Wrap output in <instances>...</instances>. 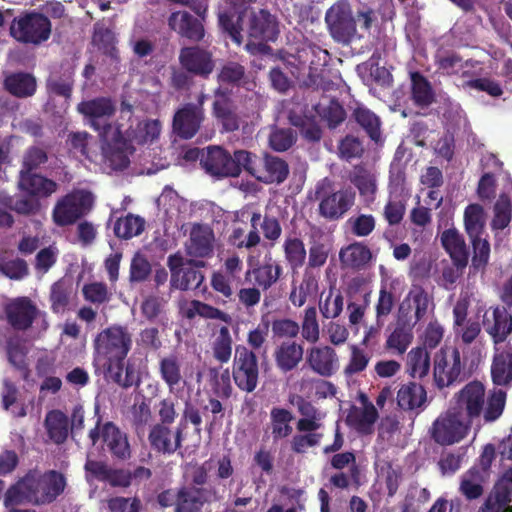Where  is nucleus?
I'll list each match as a JSON object with an SVG mask.
<instances>
[{
	"instance_id": "nucleus-1",
	"label": "nucleus",
	"mask_w": 512,
	"mask_h": 512,
	"mask_svg": "<svg viewBox=\"0 0 512 512\" xmlns=\"http://www.w3.org/2000/svg\"><path fill=\"white\" fill-rule=\"evenodd\" d=\"M132 333L125 325L113 324L96 334L93 339V366L105 377L122 388L138 386L139 373L125 360L132 348Z\"/></svg>"
},
{
	"instance_id": "nucleus-2",
	"label": "nucleus",
	"mask_w": 512,
	"mask_h": 512,
	"mask_svg": "<svg viewBox=\"0 0 512 512\" xmlns=\"http://www.w3.org/2000/svg\"><path fill=\"white\" fill-rule=\"evenodd\" d=\"M66 486V477L57 470L43 473L36 469L29 470L6 490L4 506H17L23 503L35 506L51 504L64 492Z\"/></svg>"
},
{
	"instance_id": "nucleus-3",
	"label": "nucleus",
	"mask_w": 512,
	"mask_h": 512,
	"mask_svg": "<svg viewBox=\"0 0 512 512\" xmlns=\"http://www.w3.org/2000/svg\"><path fill=\"white\" fill-rule=\"evenodd\" d=\"M457 413H462L464 417L472 422L483 413L486 422H492L498 419L504 410L506 393L499 390L491 394L485 404V387L479 381H472L466 384L456 395Z\"/></svg>"
},
{
	"instance_id": "nucleus-4",
	"label": "nucleus",
	"mask_w": 512,
	"mask_h": 512,
	"mask_svg": "<svg viewBox=\"0 0 512 512\" xmlns=\"http://www.w3.org/2000/svg\"><path fill=\"white\" fill-rule=\"evenodd\" d=\"M315 197L319 200L320 216L329 221H337L354 206L356 192L350 186L334 191L332 183L325 178L316 185Z\"/></svg>"
},
{
	"instance_id": "nucleus-5",
	"label": "nucleus",
	"mask_w": 512,
	"mask_h": 512,
	"mask_svg": "<svg viewBox=\"0 0 512 512\" xmlns=\"http://www.w3.org/2000/svg\"><path fill=\"white\" fill-rule=\"evenodd\" d=\"M93 204L94 197L91 192L73 190L57 201L52 212L53 221L60 227L72 225L88 214Z\"/></svg>"
},
{
	"instance_id": "nucleus-6",
	"label": "nucleus",
	"mask_w": 512,
	"mask_h": 512,
	"mask_svg": "<svg viewBox=\"0 0 512 512\" xmlns=\"http://www.w3.org/2000/svg\"><path fill=\"white\" fill-rule=\"evenodd\" d=\"M232 378L239 390L246 393L255 391L259 384L260 367L258 357L252 349L244 345L235 347Z\"/></svg>"
},
{
	"instance_id": "nucleus-7",
	"label": "nucleus",
	"mask_w": 512,
	"mask_h": 512,
	"mask_svg": "<svg viewBox=\"0 0 512 512\" xmlns=\"http://www.w3.org/2000/svg\"><path fill=\"white\" fill-rule=\"evenodd\" d=\"M10 34L25 44H40L49 39L51 22L42 13L30 12L13 20Z\"/></svg>"
},
{
	"instance_id": "nucleus-8",
	"label": "nucleus",
	"mask_w": 512,
	"mask_h": 512,
	"mask_svg": "<svg viewBox=\"0 0 512 512\" xmlns=\"http://www.w3.org/2000/svg\"><path fill=\"white\" fill-rule=\"evenodd\" d=\"M77 111L100 137H107V133L116 128L110 123V119L116 113V105L111 97L100 96L83 100L77 105Z\"/></svg>"
},
{
	"instance_id": "nucleus-9",
	"label": "nucleus",
	"mask_w": 512,
	"mask_h": 512,
	"mask_svg": "<svg viewBox=\"0 0 512 512\" xmlns=\"http://www.w3.org/2000/svg\"><path fill=\"white\" fill-rule=\"evenodd\" d=\"M88 437L93 446L102 439L114 458L127 460L131 456L127 435L112 421H107L102 424L101 415H98L95 426L90 429Z\"/></svg>"
},
{
	"instance_id": "nucleus-10",
	"label": "nucleus",
	"mask_w": 512,
	"mask_h": 512,
	"mask_svg": "<svg viewBox=\"0 0 512 512\" xmlns=\"http://www.w3.org/2000/svg\"><path fill=\"white\" fill-rule=\"evenodd\" d=\"M325 22L334 41L349 44L356 34V20L347 1L334 3L325 14Z\"/></svg>"
},
{
	"instance_id": "nucleus-11",
	"label": "nucleus",
	"mask_w": 512,
	"mask_h": 512,
	"mask_svg": "<svg viewBox=\"0 0 512 512\" xmlns=\"http://www.w3.org/2000/svg\"><path fill=\"white\" fill-rule=\"evenodd\" d=\"M472 422L456 409H449L433 423L432 438L440 445H452L460 442L468 434Z\"/></svg>"
},
{
	"instance_id": "nucleus-12",
	"label": "nucleus",
	"mask_w": 512,
	"mask_h": 512,
	"mask_svg": "<svg viewBox=\"0 0 512 512\" xmlns=\"http://www.w3.org/2000/svg\"><path fill=\"white\" fill-rule=\"evenodd\" d=\"M204 118L202 97L198 103H186L175 112L172 122L173 131L181 139H191L199 131Z\"/></svg>"
},
{
	"instance_id": "nucleus-13",
	"label": "nucleus",
	"mask_w": 512,
	"mask_h": 512,
	"mask_svg": "<svg viewBox=\"0 0 512 512\" xmlns=\"http://www.w3.org/2000/svg\"><path fill=\"white\" fill-rule=\"evenodd\" d=\"M103 141V155L105 160L114 170H124L130 164L129 156L134 152L131 142L126 139L120 128H115L107 133V137H101Z\"/></svg>"
},
{
	"instance_id": "nucleus-14",
	"label": "nucleus",
	"mask_w": 512,
	"mask_h": 512,
	"mask_svg": "<svg viewBox=\"0 0 512 512\" xmlns=\"http://www.w3.org/2000/svg\"><path fill=\"white\" fill-rule=\"evenodd\" d=\"M461 373L458 349H440L434 358V381L439 388L453 384Z\"/></svg>"
},
{
	"instance_id": "nucleus-15",
	"label": "nucleus",
	"mask_w": 512,
	"mask_h": 512,
	"mask_svg": "<svg viewBox=\"0 0 512 512\" xmlns=\"http://www.w3.org/2000/svg\"><path fill=\"white\" fill-rule=\"evenodd\" d=\"M203 168L217 178L239 177L238 166L234 163V153L231 154L220 146H210L202 156Z\"/></svg>"
},
{
	"instance_id": "nucleus-16",
	"label": "nucleus",
	"mask_w": 512,
	"mask_h": 512,
	"mask_svg": "<svg viewBox=\"0 0 512 512\" xmlns=\"http://www.w3.org/2000/svg\"><path fill=\"white\" fill-rule=\"evenodd\" d=\"M179 63L187 72L204 79L210 76L215 67L212 53L199 46L182 48Z\"/></svg>"
},
{
	"instance_id": "nucleus-17",
	"label": "nucleus",
	"mask_w": 512,
	"mask_h": 512,
	"mask_svg": "<svg viewBox=\"0 0 512 512\" xmlns=\"http://www.w3.org/2000/svg\"><path fill=\"white\" fill-rule=\"evenodd\" d=\"M214 96L212 115L221 126L222 132L237 131L240 128L241 118L228 91L218 88Z\"/></svg>"
},
{
	"instance_id": "nucleus-18",
	"label": "nucleus",
	"mask_w": 512,
	"mask_h": 512,
	"mask_svg": "<svg viewBox=\"0 0 512 512\" xmlns=\"http://www.w3.org/2000/svg\"><path fill=\"white\" fill-rule=\"evenodd\" d=\"M87 479L91 478L108 483L111 487L127 488L130 486V470L114 468L104 461L87 459L84 465Z\"/></svg>"
},
{
	"instance_id": "nucleus-19",
	"label": "nucleus",
	"mask_w": 512,
	"mask_h": 512,
	"mask_svg": "<svg viewBox=\"0 0 512 512\" xmlns=\"http://www.w3.org/2000/svg\"><path fill=\"white\" fill-rule=\"evenodd\" d=\"M4 312L7 322L13 329L25 331L32 326L38 309L29 297L21 296L5 304Z\"/></svg>"
},
{
	"instance_id": "nucleus-20",
	"label": "nucleus",
	"mask_w": 512,
	"mask_h": 512,
	"mask_svg": "<svg viewBox=\"0 0 512 512\" xmlns=\"http://www.w3.org/2000/svg\"><path fill=\"white\" fill-rule=\"evenodd\" d=\"M150 447L156 453L173 455L182 447L183 430H173L170 425L154 424L148 434Z\"/></svg>"
},
{
	"instance_id": "nucleus-21",
	"label": "nucleus",
	"mask_w": 512,
	"mask_h": 512,
	"mask_svg": "<svg viewBox=\"0 0 512 512\" xmlns=\"http://www.w3.org/2000/svg\"><path fill=\"white\" fill-rule=\"evenodd\" d=\"M169 266L171 269V286L183 291L198 289L203 280L204 275L199 270L204 267L203 260L190 259L187 263L179 268L173 264V257H169Z\"/></svg>"
},
{
	"instance_id": "nucleus-22",
	"label": "nucleus",
	"mask_w": 512,
	"mask_h": 512,
	"mask_svg": "<svg viewBox=\"0 0 512 512\" xmlns=\"http://www.w3.org/2000/svg\"><path fill=\"white\" fill-rule=\"evenodd\" d=\"M214 242L213 229L209 225L195 223L191 227L186 243V253L196 260L210 258L214 254Z\"/></svg>"
},
{
	"instance_id": "nucleus-23",
	"label": "nucleus",
	"mask_w": 512,
	"mask_h": 512,
	"mask_svg": "<svg viewBox=\"0 0 512 512\" xmlns=\"http://www.w3.org/2000/svg\"><path fill=\"white\" fill-rule=\"evenodd\" d=\"M512 467L495 483L481 512H512Z\"/></svg>"
},
{
	"instance_id": "nucleus-24",
	"label": "nucleus",
	"mask_w": 512,
	"mask_h": 512,
	"mask_svg": "<svg viewBox=\"0 0 512 512\" xmlns=\"http://www.w3.org/2000/svg\"><path fill=\"white\" fill-rule=\"evenodd\" d=\"M279 34L277 18L265 9L252 11L248 22V36L259 42H273Z\"/></svg>"
},
{
	"instance_id": "nucleus-25",
	"label": "nucleus",
	"mask_w": 512,
	"mask_h": 512,
	"mask_svg": "<svg viewBox=\"0 0 512 512\" xmlns=\"http://www.w3.org/2000/svg\"><path fill=\"white\" fill-rule=\"evenodd\" d=\"M168 26L180 37L199 43L204 40L206 31L204 21L187 11L172 12L168 17Z\"/></svg>"
},
{
	"instance_id": "nucleus-26",
	"label": "nucleus",
	"mask_w": 512,
	"mask_h": 512,
	"mask_svg": "<svg viewBox=\"0 0 512 512\" xmlns=\"http://www.w3.org/2000/svg\"><path fill=\"white\" fill-rule=\"evenodd\" d=\"M338 362L337 353L330 346H313L307 350L306 363L314 373L322 377L334 375Z\"/></svg>"
},
{
	"instance_id": "nucleus-27",
	"label": "nucleus",
	"mask_w": 512,
	"mask_h": 512,
	"mask_svg": "<svg viewBox=\"0 0 512 512\" xmlns=\"http://www.w3.org/2000/svg\"><path fill=\"white\" fill-rule=\"evenodd\" d=\"M288 163L281 157L264 153L259 167L257 180L264 184L280 185L289 176Z\"/></svg>"
},
{
	"instance_id": "nucleus-28",
	"label": "nucleus",
	"mask_w": 512,
	"mask_h": 512,
	"mask_svg": "<svg viewBox=\"0 0 512 512\" xmlns=\"http://www.w3.org/2000/svg\"><path fill=\"white\" fill-rule=\"evenodd\" d=\"M303 356V345L294 340L281 342L273 352L276 367L282 373L295 370L302 362Z\"/></svg>"
},
{
	"instance_id": "nucleus-29",
	"label": "nucleus",
	"mask_w": 512,
	"mask_h": 512,
	"mask_svg": "<svg viewBox=\"0 0 512 512\" xmlns=\"http://www.w3.org/2000/svg\"><path fill=\"white\" fill-rule=\"evenodd\" d=\"M362 408H354L347 416L348 424L361 434H371L379 414L372 402L364 394L361 395Z\"/></svg>"
},
{
	"instance_id": "nucleus-30",
	"label": "nucleus",
	"mask_w": 512,
	"mask_h": 512,
	"mask_svg": "<svg viewBox=\"0 0 512 512\" xmlns=\"http://www.w3.org/2000/svg\"><path fill=\"white\" fill-rule=\"evenodd\" d=\"M349 180L367 206L374 203L378 186L376 176L371 171L362 166H356L350 173Z\"/></svg>"
},
{
	"instance_id": "nucleus-31",
	"label": "nucleus",
	"mask_w": 512,
	"mask_h": 512,
	"mask_svg": "<svg viewBox=\"0 0 512 512\" xmlns=\"http://www.w3.org/2000/svg\"><path fill=\"white\" fill-rule=\"evenodd\" d=\"M3 86L12 96L23 99L36 93L37 81L30 73L14 72L5 77Z\"/></svg>"
},
{
	"instance_id": "nucleus-32",
	"label": "nucleus",
	"mask_w": 512,
	"mask_h": 512,
	"mask_svg": "<svg viewBox=\"0 0 512 512\" xmlns=\"http://www.w3.org/2000/svg\"><path fill=\"white\" fill-rule=\"evenodd\" d=\"M205 502L204 489L195 486H182L176 492L174 512H201Z\"/></svg>"
},
{
	"instance_id": "nucleus-33",
	"label": "nucleus",
	"mask_w": 512,
	"mask_h": 512,
	"mask_svg": "<svg viewBox=\"0 0 512 512\" xmlns=\"http://www.w3.org/2000/svg\"><path fill=\"white\" fill-rule=\"evenodd\" d=\"M19 186L31 196L48 197L57 190V183L39 174L20 172Z\"/></svg>"
},
{
	"instance_id": "nucleus-34",
	"label": "nucleus",
	"mask_w": 512,
	"mask_h": 512,
	"mask_svg": "<svg viewBox=\"0 0 512 512\" xmlns=\"http://www.w3.org/2000/svg\"><path fill=\"white\" fill-rule=\"evenodd\" d=\"M283 274V267L280 263L275 260L269 259L262 265L252 270H247L245 278L248 279L250 275H253L254 282L263 291L270 289Z\"/></svg>"
},
{
	"instance_id": "nucleus-35",
	"label": "nucleus",
	"mask_w": 512,
	"mask_h": 512,
	"mask_svg": "<svg viewBox=\"0 0 512 512\" xmlns=\"http://www.w3.org/2000/svg\"><path fill=\"white\" fill-rule=\"evenodd\" d=\"M489 479L476 468H469L460 477L459 492L468 501L479 499L484 494Z\"/></svg>"
},
{
	"instance_id": "nucleus-36",
	"label": "nucleus",
	"mask_w": 512,
	"mask_h": 512,
	"mask_svg": "<svg viewBox=\"0 0 512 512\" xmlns=\"http://www.w3.org/2000/svg\"><path fill=\"white\" fill-rule=\"evenodd\" d=\"M426 400V390L421 384L415 382L403 384L397 392V405L404 411L422 408Z\"/></svg>"
},
{
	"instance_id": "nucleus-37",
	"label": "nucleus",
	"mask_w": 512,
	"mask_h": 512,
	"mask_svg": "<svg viewBox=\"0 0 512 512\" xmlns=\"http://www.w3.org/2000/svg\"><path fill=\"white\" fill-rule=\"evenodd\" d=\"M259 220H261V213L253 212L250 218L251 230L244 237L242 228H234L228 238L229 244L237 249L252 250L256 248L262 241L258 231Z\"/></svg>"
},
{
	"instance_id": "nucleus-38",
	"label": "nucleus",
	"mask_w": 512,
	"mask_h": 512,
	"mask_svg": "<svg viewBox=\"0 0 512 512\" xmlns=\"http://www.w3.org/2000/svg\"><path fill=\"white\" fill-rule=\"evenodd\" d=\"M440 241L452 261H457L460 265H463L464 261H468L469 252L464 237L456 228L444 230Z\"/></svg>"
},
{
	"instance_id": "nucleus-39",
	"label": "nucleus",
	"mask_w": 512,
	"mask_h": 512,
	"mask_svg": "<svg viewBox=\"0 0 512 512\" xmlns=\"http://www.w3.org/2000/svg\"><path fill=\"white\" fill-rule=\"evenodd\" d=\"M294 414L291 410L283 407H272L270 410V429L274 442L289 437L293 432L291 425Z\"/></svg>"
},
{
	"instance_id": "nucleus-40",
	"label": "nucleus",
	"mask_w": 512,
	"mask_h": 512,
	"mask_svg": "<svg viewBox=\"0 0 512 512\" xmlns=\"http://www.w3.org/2000/svg\"><path fill=\"white\" fill-rule=\"evenodd\" d=\"M284 259L289 267L296 271L305 264L307 250L304 241L295 234H288L282 244Z\"/></svg>"
},
{
	"instance_id": "nucleus-41",
	"label": "nucleus",
	"mask_w": 512,
	"mask_h": 512,
	"mask_svg": "<svg viewBox=\"0 0 512 512\" xmlns=\"http://www.w3.org/2000/svg\"><path fill=\"white\" fill-rule=\"evenodd\" d=\"M158 372L170 392H173L184 382L181 372V362L179 357L175 354H170L159 360Z\"/></svg>"
},
{
	"instance_id": "nucleus-42",
	"label": "nucleus",
	"mask_w": 512,
	"mask_h": 512,
	"mask_svg": "<svg viewBox=\"0 0 512 512\" xmlns=\"http://www.w3.org/2000/svg\"><path fill=\"white\" fill-rule=\"evenodd\" d=\"M45 428L52 442L63 444L69 435V419L62 411L51 410L46 414Z\"/></svg>"
},
{
	"instance_id": "nucleus-43",
	"label": "nucleus",
	"mask_w": 512,
	"mask_h": 512,
	"mask_svg": "<svg viewBox=\"0 0 512 512\" xmlns=\"http://www.w3.org/2000/svg\"><path fill=\"white\" fill-rule=\"evenodd\" d=\"M493 383L498 386L512 384V352L511 349L495 353L491 365Z\"/></svg>"
},
{
	"instance_id": "nucleus-44",
	"label": "nucleus",
	"mask_w": 512,
	"mask_h": 512,
	"mask_svg": "<svg viewBox=\"0 0 512 512\" xmlns=\"http://www.w3.org/2000/svg\"><path fill=\"white\" fill-rule=\"evenodd\" d=\"M493 324L486 327L487 333L495 344L504 342L512 332V315L505 307H496L493 310Z\"/></svg>"
},
{
	"instance_id": "nucleus-45",
	"label": "nucleus",
	"mask_w": 512,
	"mask_h": 512,
	"mask_svg": "<svg viewBox=\"0 0 512 512\" xmlns=\"http://www.w3.org/2000/svg\"><path fill=\"white\" fill-rule=\"evenodd\" d=\"M411 98L421 108H427L435 100L430 82L418 71L411 73Z\"/></svg>"
},
{
	"instance_id": "nucleus-46",
	"label": "nucleus",
	"mask_w": 512,
	"mask_h": 512,
	"mask_svg": "<svg viewBox=\"0 0 512 512\" xmlns=\"http://www.w3.org/2000/svg\"><path fill=\"white\" fill-rule=\"evenodd\" d=\"M341 262L352 269L364 267L372 258L370 249L362 243H353L339 253Z\"/></svg>"
},
{
	"instance_id": "nucleus-47",
	"label": "nucleus",
	"mask_w": 512,
	"mask_h": 512,
	"mask_svg": "<svg viewBox=\"0 0 512 512\" xmlns=\"http://www.w3.org/2000/svg\"><path fill=\"white\" fill-rule=\"evenodd\" d=\"M197 315L206 319L221 320L225 323H230L232 320L228 313L199 300H192L184 309V316L187 319H193Z\"/></svg>"
},
{
	"instance_id": "nucleus-48",
	"label": "nucleus",
	"mask_w": 512,
	"mask_h": 512,
	"mask_svg": "<svg viewBox=\"0 0 512 512\" xmlns=\"http://www.w3.org/2000/svg\"><path fill=\"white\" fill-rule=\"evenodd\" d=\"M357 124L366 132L371 140L378 142L381 137L380 118L366 107H357L353 112Z\"/></svg>"
},
{
	"instance_id": "nucleus-49",
	"label": "nucleus",
	"mask_w": 512,
	"mask_h": 512,
	"mask_svg": "<svg viewBox=\"0 0 512 512\" xmlns=\"http://www.w3.org/2000/svg\"><path fill=\"white\" fill-rule=\"evenodd\" d=\"M464 225L469 238L481 237L484 233V209L479 204H470L464 211Z\"/></svg>"
},
{
	"instance_id": "nucleus-50",
	"label": "nucleus",
	"mask_w": 512,
	"mask_h": 512,
	"mask_svg": "<svg viewBox=\"0 0 512 512\" xmlns=\"http://www.w3.org/2000/svg\"><path fill=\"white\" fill-rule=\"evenodd\" d=\"M49 92L66 99L70 98L74 86V70L65 69L61 75L52 74L46 83Z\"/></svg>"
},
{
	"instance_id": "nucleus-51",
	"label": "nucleus",
	"mask_w": 512,
	"mask_h": 512,
	"mask_svg": "<svg viewBox=\"0 0 512 512\" xmlns=\"http://www.w3.org/2000/svg\"><path fill=\"white\" fill-rule=\"evenodd\" d=\"M145 227V221L140 216L128 214L117 219L114 225V233L118 238L131 239L140 235Z\"/></svg>"
},
{
	"instance_id": "nucleus-52",
	"label": "nucleus",
	"mask_w": 512,
	"mask_h": 512,
	"mask_svg": "<svg viewBox=\"0 0 512 512\" xmlns=\"http://www.w3.org/2000/svg\"><path fill=\"white\" fill-rule=\"evenodd\" d=\"M407 365L413 378L426 376L430 369V355L426 347L413 348L408 353Z\"/></svg>"
},
{
	"instance_id": "nucleus-53",
	"label": "nucleus",
	"mask_w": 512,
	"mask_h": 512,
	"mask_svg": "<svg viewBox=\"0 0 512 512\" xmlns=\"http://www.w3.org/2000/svg\"><path fill=\"white\" fill-rule=\"evenodd\" d=\"M233 340L227 326L220 327L212 343L213 357L219 363H228L232 356Z\"/></svg>"
},
{
	"instance_id": "nucleus-54",
	"label": "nucleus",
	"mask_w": 512,
	"mask_h": 512,
	"mask_svg": "<svg viewBox=\"0 0 512 512\" xmlns=\"http://www.w3.org/2000/svg\"><path fill=\"white\" fill-rule=\"evenodd\" d=\"M243 13H231L222 12L219 14V26L220 28L231 38V40L237 45H241L243 41L242 36V20Z\"/></svg>"
},
{
	"instance_id": "nucleus-55",
	"label": "nucleus",
	"mask_w": 512,
	"mask_h": 512,
	"mask_svg": "<svg viewBox=\"0 0 512 512\" xmlns=\"http://www.w3.org/2000/svg\"><path fill=\"white\" fill-rule=\"evenodd\" d=\"M511 215V199L508 194L501 193L494 205V217L491 221V228L493 230L505 229L511 221Z\"/></svg>"
},
{
	"instance_id": "nucleus-56",
	"label": "nucleus",
	"mask_w": 512,
	"mask_h": 512,
	"mask_svg": "<svg viewBox=\"0 0 512 512\" xmlns=\"http://www.w3.org/2000/svg\"><path fill=\"white\" fill-rule=\"evenodd\" d=\"M315 109L330 129L336 128L346 119L345 109L336 99H331L327 105L318 104Z\"/></svg>"
},
{
	"instance_id": "nucleus-57",
	"label": "nucleus",
	"mask_w": 512,
	"mask_h": 512,
	"mask_svg": "<svg viewBox=\"0 0 512 512\" xmlns=\"http://www.w3.org/2000/svg\"><path fill=\"white\" fill-rule=\"evenodd\" d=\"M412 328L407 326L406 322L403 326L398 325L386 341L387 349L393 350L399 355L404 354L413 339Z\"/></svg>"
},
{
	"instance_id": "nucleus-58",
	"label": "nucleus",
	"mask_w": 512,
	"mask_h": 512,
	"mask_svg": "<svg viewBox=\"0 0 512 512\" xmlns=\"http://www.w3.org/2000/svg\"><path fill=\"white\" fill-rule=\"evenodd\" d=\"M293 126L298 128L303 139L308 142H318L321 140L323 132L314 117L297 116L291 119Z\"/></svg>"
},
{
	"instance_id": "nucleus-59",
	"label": "nucleus",
	"mask_w": 512,
	"mask_h": 512,
	"mask_svg": "<svg viewBox=\"0 0 512 512\" xmlns=\"http://www.w3.org/2000/svg\"><path fill=\"white\" fill-rule=\"evenodd\" d=\"M261 158L248 150L239 149L234 151V163L238 166L239 175L245 171L257 180Z\"/></svg>"
},
{
	"instance_id": "nucleus-60",
	"label": "nucleus",
	"mask_w": 512,
	"mask_h": 512,
	"mask_svg": "<svg viewBox=\"0 0 512 512\" xmlns=\"http://www.w3.org/2000/svg\"><path fill=\"white\" fill-rule=\"evenodd\" d=\"M301 335L308 343L315 344L320 338V327L317 310L314 306L307 307L301 323Z\"/></svg>"
},
{
	"instance_id": "nucleus-61",
	"label": "nucleus",
	"mask_w": 512,
	"mask_h": 512,
	"mask_svg": "<svg viewBox=\"0 0 512 512\" xmlns=\"http://www.w3.org/2000/svg\"><path fill=\"white\" fill-rule=\"evenodd\" d=\"M165 304L166 302L161 297L150 295L141 303V314L149 323L161 322Z\"/></svg>"
},
{
	"instance_id": "nucleus-62",
	"label": "nucleus",
	"mask_w": 512,
	"mask_h": 512,
	"mask_svg": "<svg viewBox=\"0 0 512 512\" xmlns=\"http://www.w3.org/2000/svg\"><path fill=\"white\" fill-rule=\"evenodd\" d=\"M473 247V256L471 267L475 271L483 270L490 258V243L487 239L481 237L471 238Z\"/></svg>"
},
{
	"instance_id": "nucleus-63",
	"label": "nucleus",
	"mask_w": 512,
	"mask_h": 512,
	"mask_svg": "<svg viewBox=\"0 0 512 512\" xmlns=\"http://www.w3.org/2000/svg\"><path fill=\"white\" fill-rule=\"evenodd\" d=\"M71 287L63 280L55 282L51 287V308L58 313L64 311L69 304Z\"/></svg>"
},
{
	"instance_id": "nucleus-64",
	"label": "nucleus",
	"mask_w": 512,
	"mask_h": 512,
	"mask_svg": "<svg viewBox=\"0 0 512 512\" xmlns=\"http://www.w3.org/2000/svg\"><path fill=\"white\" fill-rule=\"evenodd\" d=\"M258 226L260 227L263 237L267 240L271 247H273L281 238L282 226L280 220L273 215H261Z\"/></svg>"
}]
</instances>
